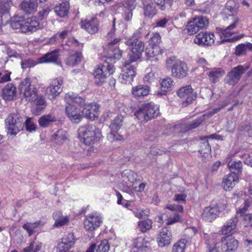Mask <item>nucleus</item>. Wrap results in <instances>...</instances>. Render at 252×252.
<instances>
[{
    "label": "nucleus",
    "instance_id": "f257e3e1",
    "mask_svg": "<svg viewBox=\"0 0 252 252\" xmlns=\"http://www.w3.org/2000/svg\"><path fill=\"white\" fill-rule=\"evenodd\" d=\"M65 110H75L83 108L86 110H98L100 106L96 102L85 104L84 100L76 94L70 92L65 94Z\"/></svg>",
    "mask_w": 252,
    "mask_h": 252
},
{
    "label": "nucleus",
    "instance_id": "f03ea898",
    "mask_svg": "<svg viewBox=\"0 0 252 252\" xmlns=\"http://www.w3.org/2000/svg\"><path fill=\"white\" fill-rule=\"evenodd\" d=\"M115 31L116 18H113L111 30L106 36L108 48L107 58L110 60H119L122 56V51L117 46V44L119 42L121 39L115 37Z\"/></svg>",
    "mask_w": 252,
    "mask_h": 252
},
{
    "label": "nucleus",
    "instance_id": "7ed1b4c3",
    "mask_svg": "<svg viewBox=\"0 0 252 252\" xmlns=\"http://www.w3.org/2000/svg\"><path fill=\"white\" fill-rule=\"evenodd\" d=\"M165 67L166 69L171 70V75L173 77L183 78L188 75L189 69L187 64L183 61L177 60L174 56L166 59Z\"/></svg>",
    "mask_w": 252,
    "mask_h": 252
},
{
    "label": "nucleus",
    "instance_id": "20e7f679",
    "mask_svg": "<svg viewBox=\"0 0 252 252\" xmlns=\"http://www.w3.org/2000/svg\"><path fill=\"white\" fill-rule=\"evenodd\" d=\"M79 134L80 136H82L84 143L88 145L94 144L101 136L100 129L94 125L80 127Z\"/></svg>",
    "mask_w": 252,
    "mask_h": 252
},
{
    "label": "nucleus",
    "instance_id": "39448f33",
    "mask_svg": "<svg viewBox=\"0 0 252 252\" xmlns=\"http://www.w3.org/2000/svg\"><path fill=\"white\" fill-rule=\"evenodd\" d=\"M133 37L134 36L127 39L125 42L126 44L130 47V51L127 56L130 63L135 62L140 59L144 50V42Z\"/></svg>",
    "mask_w": 252,
    "mask_h": 252
},
{
    "label": "nucleus",
    "instance_id": "423d86ee",
    "mask_svg": "<svg viewBox=\"0 0 252 252\" xmlns=\"http://www.w3.org/2000/svg\"><path fill=\"white\" fill-rule=\"evenodd\" d=\"M228 22L230 25L227 26L225 29H221L220 31V38L221 40L218 42L217 44L223 43L225 42H232L237 40L238 38L237 37L229 38L235 32L233 31L235 29L239 21V19L238 16L235 15H231L228 17Z\"/></svg>",
    "mask_w": 252,
    "mask_h": 252
},
{
    "label": "nucleus",
    "instance_id": "0eeeda50",
    "mask_svg": "<svg viewBox=\"0 0 252 252\" xmlns=\"http://www.w3.org/2000/svg\"><path fill=\"white\" fill-rule=\"evenodd\" d=\"M19 89L22 98H25L28 101H33L37 91L34 86L31 84L29 78H27L21 81Z\"/></svg>",
    "mask_w": 252,
    "mask_h": 252
},
{
    "label": "nucleus",
    "instance_id": "6e6552de",
    "mask_svg": "<svg viewBox=\"0 0 252 252\" xmlns=\"http://www.w3.org/2000/svg\"><path fill=\"white\" fill-rule=\"evenodd\" d=\"M115 71L114 65L106 62L103 64L95 68L93 72L95 82L98 85L102 84L106 78Z\"/></svg>",
    "mask_w": 252,
    "mask_h": 252
},
{
    "label": "nucleus",
    "instance_id": "1a4fd4ad",
    "mask_svg": "<svg viewBox=\"0 0 252 252\" xmlns=\"http://www.w3.org/2000/svg\"><path fill=\"white\" fill-rule=\"evenodd\" d=\"M177 93L179 97L186 98V100L180 104L183 108L192 104L197 97V93L193 91L190 85L181 87Z\"/></svg>",
    "mask_w": 252,
    "mask_h": 252
},
{
    "label": "nucleus",
    "instance_id": "9d476101",
    "mask_svg": "<svg viewBox=\"0 0 252 252\" xmlns=\"http://www.w3.org/2000/svg\"><path fill=\"white\" fill-rule=\"evenodd\" d=\"M250 65H239L233 67L227 74L225 78L226 83L230 85L236 84L240 79L242 75L248 69Z\"/></svg>",
    "mask_w": 252,
    "mask_h": 252
},
{
    "label": "nucleus",
    "instance_id": "9b49d317",
    "mask_svg": "<svg viewBox=\"0 0 252 252\" xmlns=\"http://www.w3.org/2000/svg\"><path fill=\"white\" fill-rule=\"evenodd\" d=\"M209 23V20L206 17H194L187 25L188 32L189 34H193L199 30L206 28Z\"/></svg>",
    "mask_w": 252,
    "mask_h": 252
},
{
    "label": "nucleus",
    "instance_id": "f8f14e48",
    "mask_svg": "<svg viewBox=\"0 0 252 252\" xmlns=\"http://www.w3.org/2000/svg\"><path fill=\"white\" fill-rule=\"evenodd\" d=\"M225 203H218L215 206L205 207L202 214V219L207 222H212L215 220L220 212L225 209Z\"/></svg>",
    "mask_w": 252,
    "mask_h": 252
},
{
    "label": "nucleus",
    "instance_id": "ddd939ff",
    "mask_svg": "<svg viewBox=\"0 0 252 252\" xmlns=\"http://www.w3.org/2000/svg\"><path fill=\"white\" fill-rule=\"evenodd\" d=\"M196 232L194 228H188L185 230V235L177 241L173 246L172 252H185L187 245Z\"/></svg>",
    "mask_w": 252,
    "mask_h": 252
},
{
    "label": "nucleus",
    "instance_id": "4468645a",
    "mask_svg": "<svg viewBox=\"0 0 252 252\" xmlns=\"http://www.w3.org/2000/svg\"><path fill=\"white\" fill-rule=\"evenodd\" d=\"M102 222V218L98 213L94 212L87 215L84 220V225L86 230L93 231L98 227Z\"/></svg>",
    "mask_w": 252,
    "mask_h": 252
},
{
    "label": "nucleus",
    "instance_id": "2eb2a0df",
    "mask_svg": "<svg viewBox=\"0 0 252 252\" xmlns=\"http://www.w3.org/2000/svg\"><path fill=\"white\" fill-rule=\"evenodd\" d=\"M219 243L221 252H235L239 245L238 241L231 235L222 237Z\"/></svg>",
    "mask_w": 252,
    "mask_h": 252
},
{
    "label": "nucleus",
    "instance_id": "dca6fc26",
    "mask_svg": "<svg viewBox=\"0 0 252 252\" xmlns=\"http://www.w3.org/2000/svg\"><path fill=\"white\" fill-rule=\"evenodd\" d=\"M123 122V119L122 116H117L111 122L109 126L110 131L108 135V138L111 141H121L123 139V136L118 133V131L121 127Z\"/></svg>",
    "mask_w": 252,
    "mask_h": 252
},
{
    "label": "nucleus",
    "instance_id": "f3484780",
    "mask_svg": "<svg viewBox=\"0 0 252 252\" xmlns=\"http://www.w3.org/2000/svg\"><path fill=\"white\" fill-rule=\"evenodd\" d=\"M63 80L61 78L53 79L46 88V94L49 98L54 99L62 91Z\"/></svg>",
    "mask_w": 252,
    "mask_h": 252
},
{
    "label": "nucleus",
    "instance_id": "a211bd4d",
    "mask_svg": "<svg viewBox=\"0 0 252 252\" xmlns=\"http://www.w3.org/2000/svg\"><path fill=\"white\" fill-rule=\"evenodd\" d=\"M215 42V35L209 32H200L194 39V43L198 45L211 46Z\"/></svg>",
    "mask_w": 252,
    "mask_h": 252
},
{
    "label": "nucleus",
    "instance_id": "6ab92c4d",
    "mask_svg": "<svg viewBox=\"0 0 252 252\" xmlns=\"http://www.w3.org/2000/svg\"><path fill=\"white\" fill-rule=\"evenodd\" d=\"M208 139L222 140L221 136L217 134H213L209 136H200V139L203 142L200 146L199 152L203 156L208 157L211 152V146L208 142Z\"/></svg>",
    "mask_w": 252,
    "mask_h": 252
},
{
    "label": "nucleus",
    "instance_id": "aec40b11",
    "mask_svg": "<svg viewBox=\"0 0 252 252\" xmlns=\"http://www.w3.org/2000/svg\"><path fill=\"white\" fill-rule=\"evenodd\" d=\"M82 29L91 34H94L98 31L99 21L95 17L82 20L80 23Z\"/></svg>",
    "mask_w": 252,
    "mask_h": 252
},
{
    "label": "nucleus",
    "instance_id": "412c9836",
    "mask_svg": "<svg viewBox=\"0 0 252 252\" xmlns=\"http://www.w3.org/2000/svg\"><path fill=\"white\" fill-rule=\"evenodd\" d=\"M137 177V174L133 171L125 170L121 173L120 183L124 187L129 189L136 181Z\"/></svg>",
    "mask_w": 252,
    "mask_h": 252
},
{
    "label": "nucleus",
    "instance_id": "4be33fe9",
    "mask_svg": "<svg viewBox=\"0 0 252 252\" xmlns=\"http://www.w3.org/2000/svg\"><path fill=\"white\" fill-rule=\"evenodd\" d=\"M135 75L134 67L126 64L122 69V72L119 76V79L122 83L131 84Z\"/></svg>",
    "mask_w": 252,
    "mask_h": 252
},
{
    "label": "nucleus",
    "instance_id": "5701e85b",
    "mask_svg": "<svg viewBox=\"0 0 252 252\" xmlns=\"http://www.w3.org/2000/svg\"><path fill=\"white\" fill-rule=\"evenodd\" d=\"M238 222V219L236 216L228 220L221 228L220 232L221 234L225 235L234 234L237 230V225Z\"/></svg>",
    "mask_w": 252,
    "mask_h": 252
},
{
    "label": "nucleus",
    "instance_id": "b1692460",
    "mask_svg": "<svg viewBox=\"0 0 252 252\" xmlns=\"http://www.w3.org/2000/svg\"><path fill=\"white\" fill-rule=\"evenodd\" d=\"M22 32L29 33L36 31L39 28V23L35 17L28 18L24 21Z\"/></svg>",
    "mask_w": 252,
    "mask_h": 252
},
{
    "label": "nucleus",
    "instance_id": "393cba45",
    "mask_svg": "<svg viewBox=\"0 0 252 252\" xmlns=\"http://www.w3.org/2000/svg\"><path fill=\"white\" fill-rule=\"evenodd\" d=\"M239 181L238 175L229 174L225 176L222 180V186L226 191L232 189Z\"/></svg>",
    "mask_w": 252,
    "mask_h": 252
},
{
    "label": "nucleus",
    "instance_id": "a878e982",
    "mask_svg": "<svg viewBox=\"0 0 252 252\" xmlns=\"http://www.w3.org/2000/svg\"><path fill=\"white\" fill-rule=\"evenodd\" d=\"M172 234L171 231L164 228L160 232L158 237V242L159 247H164L171 243Z\"/></svg>",
    "mask_w": 252,
    "mask_h": 252
},
{
    "label": "nucleus",
    "instance_id": "bb28decb",
    "mask_svg": "<svg viewBox=\"0 0 252 252\" xmlns=\"http://www.w3.org/2000/svg\"><path fill=\"white\" fill-rule=\"evenodd\" d=\"M16 88L12 83H8L2 89L1 96L5 100H11L15 96L16 94Z\"/></svg>",
    "mask_w": 252,
    "mask_h": 252
},
{
    "label": "nucleus",
    "instance_id": "cd10ccee",
    "mask_svg": "<svg viewBox=\"0 0 252 252\" xmlns=\"http://www.w3.org/2000/svg\"><path fill=\"white\" fill-rule=\"evenodd\" d=\"M250 202L249 200H245L243 206L240 209V212L241 214L248 211L250 208ZM243 217L242 221L245 227L252 226V213L242 215Z\"/></svg>",
    "mask_w": 252,
    "mask_h": 252
},
{
    "label": "nucleus",
    "instance_id": "c85d7f7f",
    "mask_svg": "<svg viewBox=\"0 0 252 252\" xmlns=\"http://www.w3.org/2000/svg\"><path fill=\"white\" fill-rule=\"evenodd\" d=\"M37 6V2L35 0H29L23 1L19 6L24 13L31 14L36 11Z\"/></svg>",
    "mask_w": 252,
    "mask_h": 252
},
{
    "label": "nucleus",
    "instance_id": "c756f323",
    "mask_svg": "<svg viewBox=\"0 0 252 252\" xmlns=\"http://www.w3.org/2000/svg\"><path fill=\"white\" fill-rule=\"evenodd\" d=\"M159 113V111H135L134 115L138 120L147 122L156 118Z\"/></svg>",
    "mask_w": 252,
    "mask_h": 252
},
{
    "label": "nucleus",
    "instance_id": "7c9ffc66",
    "mask_svg": "<svg viewBox=\"0 0 252 252\" xmlns=\"http://www.w3.org/2000/svg\"><path fill=\"white\" fill-rule=\"evenodd\" d=\"M150 88L147 85H140L133 87L131 90L133 96L136 98H141L149 94Z\"/></svg>",
    "mask_w": 252,
    "mask_h": 252
},
{
    "label": "nucleus",
    "instance_id": "2f4dec72",
    "mask_svg": "<svg viewBox=\"0 0 252 252\" xmlns=\"http://www.w3.org/2000/svg\"><path fill=\"white\" fill-rule=\"evenodd\" d=\"M59 49H55L38 59L39 63H57L59 55Z\"/></svg>",
    "mask_w": 252,
    "mask_h": 252
},
{
    "label": "nucleus",
    "instance_id": "473e14b6",
    "mask_svg": "<svg viewBox=\"0 0 252 252\" xmlns=\"http://www.w3.org/2000/svg\"><path fill=\"white\" fill-rule=\"evenodd\" d=\"M53 219L55 220L54 226L59 227L67 225L69 222V218L66 216H63L61 211H56L53 215Z\"/></svg>",
    "mask_w": 252,
    "mask_h": 252
},
{
    "label": "nucleus",
    "instance_id": "72a5a7b5",
    "mask_svg": "<svg viewBox=\"0 0 252 252\" xmlns=\"http://www.w3.org/2000/svg\"><path fill=\"white\" fill-rule=\"evenodd\" d=\"M162 53V50L158 45H149L145 50L146 56L150 58H155V60H158Z\"/></svg>",
    "mask_w": 252,
    "mask_h": 252
},
{
    "label": "nucleus",
    "instance_id": "f704fd0d",
    "mask_svg": "<svg viewBox=\"0 0 252 252\" xmlns=\"http://www.w3.org/2000/svg\"><path fill=\"white\" fill-rule=\"evenodd\" d=\"M10 119H6L5 120V129L7 131V134L10 135L15 136L23 128V126H20L19 123H16V125L12 124Z\"/></svg>",
    "mask_w": 252,
    "mask_h": 252
},
{
    "label": "nucleus",
    "instance_id": "c9c22d12",
    "mask_svg": "<svg viewBox=\"0 0 252 252\" xmlns=\"http://www.w3.org/2000/svg\"><path fill=\"white\" fill-rule=\"evenodd\" d=\"M82 54L80 52H71L68 58L65 60L67 65L74 66L78 64L82 60Z\"/></svg>",
    "mask_w": 252,
    "mask_h": 252
},
{
    "label": "nucleus",
    "instance_id": "e433bc0d",
    "mask_svg": "<svg viewBox=\"0 0 252 252\" xmlns=\"http://www.w3.org/2000/svg\"><path fill=\"white\" fill-rule=\"evenodd\" d=\"M225 74L224 70L221 68H214L208 73L209 80L213 83L217 82Z\"/></svg>",
    "mask_w": 252,
    "mask_h": 252
},
{
    "label": "nucleus",
    "instance_id": "4c0bfd02",
    "mask_svg": "<svg viewBox=\"0 0 252 252\" xmlns=\"http://www.w3.org/2000/svg\"><path fill=\"white\" fill-rule=\"evenodd\" d=\"M69 5L67 1L57 5L54 8L55 12L59 16L64 17L67 15Z\"/></svg>",
    "mask_w": 252,
    "mask_h": 252
},
{
    "label": "nucleus",
    "instance_id": "58836bf2",
    "mask_svg": "<svg viewBox=\"0 0 252 252\" xmlns=\"http://www.w3.org/2000/svg\"><path fill=\"white\" fill-rule=\"evenodd\" d=\"M133 246L138 249L143 250L150 246V242L142 237H138L133 240Z\"/></svg>",
    "mask_w": 252,
    "mask_h": 252
},
{
    "label": "nucleus",
    "instance_id": "ea45409f",
    "mask_svg": "<svg viewBox=\"0 0 252 252\" xmlns=\"http://www.w3.org/2000/svg\"><path fill=\"white\" fill-rule=\"evenodd\" d=\"M70 121L75 124L81 122L84 117V111H65Z\"/></svg>",
    "mask_w": 252,
    "mask_h": 252
},
{
    "label": "nucleus",
    "instance_id": "a19ab883",
    "mask_svg": "<svg viewBox=\"0 0 252 252\" xmlns=\"http://www.w3.org/2000/svg\"><path fill=\"white\" fill-rule=\"evenodd\" d=\"M228 167L231 172V174H239L242 172V163L240 161L231 159L228 163Z\"/></svg>",
    "mask_w": 252,
    "mask_h": 252
},
{
    "label": "nucleus",
    "instance_id": "79ce46f5",
    "mask_svg": "<svg viewBox=\"0 0 252 252\" xmlns=\"http://www.w3.org/2000/svg\"><path fill=\"white\" fill-rule=\"evenodd\" d=\"M53 139L57 144L61 145L67 140V134L65 131L60 129L53 135Z\"/></svg>",
    "mask_w": 252,
    "mask_h": 252
},
{
    "label": "nucleus",
    "instance_id": "37998d69",
    "mask_svg": "<svg viewBox=\"0 0 252 252\" xmlns=\"http://www.w3.org/2000/svg\"><path fill=\"white\" fill-rule=\"evenodd\" d=\"M57 118L52 114L44 115L38 120L39 125L42 127L47 126L51 122L56 121Z\"/></svg>",
    "mask_w": 252,
    "mask_h": 252
},
{
    "label": "nucleus",
    "instance_id": "c03bdc74",
    "mask_svg": "<svg viewBox=\"0 0 252 252\" xmlns=\"http://www.w3.org/2000/svg\"><path fill=\"white\" fill-rule=\"evenodd\" d=\"M41 247V243L34 240L30 243L29 246L24 248L22 252H37L40 250Z\"/></svg>",
    "mask_w": 252,
    "mask_h": 252
},
{
    "label": "nucleus",
    "instance_id": "a18cd8bd",
    "mask_svg": "<svg viewBox=\"0 0 252 252\" xmlns=\"http://www.w3.org/2000/svg\"><path fill=\"white\" fill-rule=\"evenodd\" d=\"M248 50L252 51V43H247L246 44H239L236 47L235 54L237 56L243 55L246 54Z\"/></svg>",
    "mask_w": 252,
    "mask_h": 252
},
{
    "label": "nucleus",
    "instance_id": "49530a36",
    "mask_svg": "<svg viewBox=\"0 0 252 252\" xmlns=\"http://www.w3.org/2000/svg\"><path fill=\"white\" fill-rule=\"evenodd\" d=\"M153 222L150 219L140 221L138 222L139 230L142 232H146L151 229Z\"/></svg>",
    "mask_w": 252,
    "mask_h": 252
},
{
    "label": "nucleus",
    "instance_id": "de8ad7c7",
    "mask_svg": "<svg viewBox=\"0 0 252 252\" xmlns=\"http://www.w3.org/2000/svg\"><path fill=\"white\" fill-rule=\"evenodd\" d=\"M24 19L22 16H15L13 17L11 23V27L13 29H19L22 32V28L24 25Z\"/></svg>",
    "mask_w": 252,
    "mask_h": 252
},
{
    "label": "nucleus",
    "instance_id": "09e8293b",
    "mask_svg": "<svg viewBox=\"0 0 252 252\" xmlns=\"http://www.w3.org/2000/svg\"><path fill=\"white\" fill-rule=\"evenodd\" d=\"M236 6L235 3L233 1H229L226 4L225 8L224 9V12L228 14V16L227 17V19L228 20V17H230L231 15H235V16H237L236 13V8H235Z\"/></svg>",
    "mask_w": 252,
    "mask_h": 252
},
{
    "label": "nucleus",
    "instance_id": "8fccbe9b",
    "mask_svg": "<svg viewBox=\"0 0 252 252\" xmlns=\"http://www.w3.org/2000/svg\"><path fill=\"white\" fill-rule=\"evenodd\" d=\"M173 80L169 77L162 79L160 82L161 90L164 92L170 90L173 86Z\"/></svg>",
    "mask_w": 252,
    "mask_h": 252
},
{
    "label": "nucleus",
    "instance_id": "3c124183",
    "mask_svg": "<svg viewBox=\"0 0 252 252\" xmlns=\"http://www.w3.org/2000/svg\"><path fill=\"white\" fill-rule=\"evenodd\" d=\"M65 239H62L57 246V250L61 252H66L70 249L73 246L71 242L67 243Z\"/></svg>",
    "mask_w": 252,
    "mask_h": 252
},
{
    "label": "nucleus",
    "instance_id": "603ef678",
    "mask_svg": "<svg viewBox=\"0 0 252 252\" xmlns=\"http://www.w3.org/2000/svg\"><path fill=\"white\" fill-rule=\"evenodd\" d=\"M110 245L106 240L102 241L99 244L96 245L95 252H108L109 250Z\"/></svg>",
    "mask_w": 252,
    "mask_h": 252
},
{
    "label": "nucleus",
    "instance_id": "864d4df0",
    "mask_svg": "<svg viewBox=\"0 0 252 252\" xmlns=\"http://www.w3.org/2000/svg\"><path fill=\"white\" fill-rule=\"evenodd\" d=\"M38 63H39V62H38V59L37 61H35L29 59L22 60L21 62V64L22 68L25 69L28 68L33 67Z\"/></svg>",
    "mask_w": 252,
    "mask_h": 252
},
{
    "label": "nucleus",
    "instance_id": "5fc2aeb1",
    "mask_svg": "<svg viewBox=\"0 0 252 252\" xmlns=\"http://www.w3.org/2000/svg\"><path fill=\"white\" fill-rule=\"evenodd\" d=\"M34 104L37 106L36 110L38 109L43 110L45 108L46 104L44 98L40 95H37L33 100Z\"/></svg>",
    "mask_w": 252,
    "mask_h": 252
},
{
    "label": "nucleus",
    "instance_id": "6e6d98bb",
    "mask_svg": "<svg viewBox=\"0 0 252 252\" xmlns=\"http://www.w3.org/2000/svg\"><path fill=\"white\" fill-rule=\"evenodd\" d=\"M39 224V222L27 223L23 225V228L27 231L29 236H31L34 232V229L38 226Z\"/></svg>",
    "mask_w": 252,
    "mask_h": 252
},
{
    "label": "nucleus",
    "instance_id": "4d7b16f0",
    "mask_svg": "<svg viewBox=\"0 0 252 252\" xmlns=\"http://www.w3.org/2000/svg\"><path fill=\"white\" fill-rule=\"evenodd\" d=\"M144 14L150 18L153 17L156 14V9L153 4H148L144 7Z\"/></svg>",
    "mask_w": 252,
    "mask_h": 252
},
{
    "label": "nucleus",
    "instance_id": "13d9d810",
    "mask_svg": "<svg viewBox=\"0 0 252 252\" xmlns=\"http://www.w3.org/2000/svg\"><path fill=\"white\" fill-rule=\"evenodd\" d=\"M12 5V2L11 0L0 1V13L4 14L7 13Z\"/></svg>",
    "mask_w": 252,
    "mask_h": 252
},
{
    "label": "nucleus",
    "instance_id": "bf43d9fd",
    "mask_svg": "<svg viewBox=\"0 0 252 252\" xmlns=\"http://www.w3.org/2000/svg\"><path fill=\"white\" fill-rule=\"evenodd\" d=\"M10 119L12 124L16 125V123H19L20 126H23V119L18 112L13 113L10 114L6 119Z\"/></svg>",
    "mask_w": 252,
    "mask_h": 252
},
{
    "label": "nucleus",
    "instance_id": "052dcab7",
    "mask_svg": "<svg viewBox=\"0 0 252 252\" xmlns=\"http://www.w3.org/2000/svg\"><path fill=\"white\" fill-rule=\"evenodd\" d=\"M136 0H124L122 4L124 9L133 10L136 7Z\"/></svg>",
    "mask_w": 252,
    "mask_h": 252
},
{
    "label": "nucleus",
    "instance_id": "680f3d73",
    "mask_svg": "<svg viewBox=\"0 0 252 252\" xmlns=\"http://www.w3.org/2000/svg\"><path fill=\"white\" fill-rule=\"evenodd\" d=\"M159 107L158 105L153 102H150L143 104L138 110H159Z\"/></svg>",
    "mask_w": 252,
    "mask_h": 252
},
{
    "label": "nucleus",
    "instance_id": "e2e57ef3",
    "mask_svg": "<svg viewBox=\"0 0 252 252\" xmlns=\"http://www.w3.org/2000/svg\"><path fill=\"white\" fill-rule=\"evenodd\" d=\"M181 220V216L178 214L175 213L173 216L170 217L167 219V221L166 224L167 225H172L174 223L178 222Z\"/></svg>",
    "mask_w": 252,
    "mask_h": 252
},
{
    "label": "nucleus",
    "instance_id": "0e129e2a",
    "mask_svg": "<svg viewBox=\"0 0 252 252\" xmlns=\"http://www.w3.org/2000/svg\"><path fill=\"white\" fill-rule=\"evenodd\" d=\"M98 115V111H86L84 117L89 120L94 121L97 119Z\"/></svg>",
    "mask_w": 252,
    "mask_h": 252
},
{
    "label": "nucleus",
    "instance_id": "69168bd1",
    "mask_svg": "<svg viewBox=\"0 0 252 252\" xmlns=\"http://www.w3.org/2000/svg\"><path fill=\"white\" fill-rule=\"evenodd\" d=\"M208 252H221L220 250V246L219 243L213 242L212 244L208 245Z\"/></svg>",
    "mask_w": 252,
    "mask_h": 252
},
{
    "label": "nucleus",
    "instance_id": "338daca9",
    "mask_svg": "<svg viewBox=\"0 0 252 252\" xmlns=\"http://www.w3.org/2000/svg\"><path fill=\"white\" fill-rule=\"evenodd\" d=\"M25 126L26 130L31 132L35 130L36 129L35 124L32 121V119L28 118L25 122Z\"/></svg>",
    "mask_w": 252,
    "mask_h": 252
},
{
    "label": "nucleus",
    "instance_id": "774afa93",
    "mask_svg": "<svg viewBox=\"0 0 252 252\" xmlns=\"http://www.w3.org/2000/svg\"><path fill=\"white\" fill-rule=\"evenodd\" d=\"M155 79V73L154 71H151L145 75L143 78V81L145 83H150L154 81Z\"/></svg>",
    "mask_w": 252,
    "mask_h": 252
}]
</instances>
